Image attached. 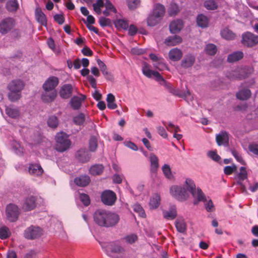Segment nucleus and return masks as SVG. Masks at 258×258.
Masks as SVG:
<instances>
[{"label":"nucleus","instance_id":"obj_28","mask_svg":"<svg viewBox=\"0 0 258 258\" xmlns=\"http://www.w3.org/2000/svg\"><path fill=\"white\" fill-rule=\"evenodd\" d=\"M182 56V51L177 48H172L169 52V57L173 61L179 60Z\"/></svg>","mask_w":258,"mask_h":258},{"label":"nucleus","instance_id":"obj_27","mask_svg":"<svg viewBox=\"0 0 258 258\" xmlns=\"http://www.w3.org/2000/svg\"><path fill=\"white\" fill-rule=\"evenodd\" d=\"M28 171L30 174L34 175L39 176L41 175L43 170L40 164H31L29 165Z\"/></svg>","mask_w":258,"mask_h":258},{"label":"nucleus","instance_id":"obj_14","mask_svg":"<svg viewBox=\"0 0 258 258\" xmlns=\"http://www.w3.org/2000/svg\"><path fill=\"white\" fill-rule=\"evenodd\" d=\"M216 141L219 146L223 145L227 146L229 144V136L226 131H221L216 136Z\"/></svg>","mask_w":258,"mask_h":258},{"label":"nucleus","instance_id":"obj_42","mask_svg":"<svg viewBox=\"0 0 258 258\" xmlns=\"http://www.w3.org/2000/svg\"><path fill=\"white\" fill-rule=\"evenodd\" d=\"M47 124L51 128H56L58 124L57 117L55 115L50 116L47 119Z\"/></svg>","mask_w":258,"mask_h":258},{"label":"nucleus","instance_id":"obj_13","mask_svg":"<svg viewBox=\"0 0 258 258\" xmlns=\"http://www.w3.org/2000/svg\"><path fill=\"white\" fill-rule=\"evenodd\" d=\"M73 90L72 85L64 84L61 86L59 90V95L63 99H68L72 96Z\"/></svg>","mask_w":258,"mask_h":258},{"label":"nucleus","instance_id":"obj_4","mask_svg":"<svg viewBox=\"0 0 258 258\" xmlns=\"http://www.w3.org/2000/svg\"><path fill=\"white\" fill-rule=\"evenodd\" d=\"M170 192L172 197L181 202L185 201L188 197L186 189L181 186H172L170 189Z\"/></svg>","mask_w":258,"mask_h":258},{"label":"nucleus","instance_id":"obj_52","mask_svg":"<svg viewBox=\"0 0 258 258\" xmlns=\"http://www.w3.org/2000/svg\"><path fill=\"white\" fill-rule=\"evenodd\" d=\"M237 170V167L233 164L232 166H226L224 168V172L226 175H229L232 174Z\"/></svg>","mask_w":258,"mask_h":258},{"label":"nucleus","instance_id":"obj_55","mask_svg":"<svg viewBox=\"0 0 258 258\" xmlns=\"http://www.w3.org/2000/svg\"><path fill=\"white\" fill-rule=\"evenodd\" d=\"M142 72L143 74L146 77L148 78H151L152 77L153 71H151L149 69V65L146 63L144 64V66L142 68Z\"/></svg>","mask_w":258,"mask_h":258},{"label":"nucleus","instance_id":"obj_1","mask_svg":"<svg viewBox=\"0 0 258 258\" xmlns=\"http://www.w3.org/2000/svg\"><path fill=\"white\" fill-rule=\"evenodd\" d=\"M93 218L97 225L106 228L115 226L120 220L117 214L104 210H98L95 211Z\"/></svg>","mask_w":258,"mask_h":258},{"label":"nucleus","instance_id":"obj_47","mask_svg":"<svg viewBox=\"0 0 258 258\" xmlns=\"http://www.w3.org/2000/svg\"><path fill=\"white\" fill-rule=\"evenodd\" d=\"M165 86L168 89V92L172 94L179 97L183 96L180 91L172 87L170 84L166 83Z\"/></svg>","mask_w":258,"mask_h":258},{"label":"nucleus","instance_id":"obj_31","mask_svg":"<svg viewBox=\"0 0 258 258\" xmlns=\"http://www.w3.org/2000/svg\"><path fill=\"white\" fill-rule=\"evenodd\" d=\"M251 96V92L248 89H244L240 90L236 93V97L241 100L248 99Z\"/></svg>","mask_w":258,"mask_h":258},{"label":"nucleus","instance_id":"obj_12","mask_svg":"<svg viewBox=\"0 0 258 258\" xmlns=\"http://www.w3.org/2000/svg\"><path fill=\"white\" fill-rule=\"evenodd\" d=\"M86 96L81 94V97L77 96H73L70 101V104L71 107L74 110L79 109L82 105V102L86 99Z\"/></svg>","mask_w":258,"mask_h":258},{"label":"nucleus","instance_id":"obj_35","mask_svg":"<svg viewBox=\"0 0 258 258\" xmlns=\"http://www.w3.org/2000/svg\"><path fill=\"white\" fill-rule=\"evenodd\" d=\"M104 170V167L101 164H96L92 166L89 170L90 173L93 175L101 174Z\"/></svg>","mask_w":258,"mask_h":258},{"label":"nucleus","instance_id":"obj_30","mask_svg":"<svg viewBox=\"0 0 258 258\" xmlns=\"http://www.w3.org/2000/svg\"><path fill=\"white\" fill-rule=\"evenodd\" d=\"M222 37L227 40H232L235 39L236 34L228 28H224L221 31Z\"/></svg>","mask_w":258,"mask_h":258},{"label":"nucleus","instance_id":"obj_34","mask_svg":"<svg viewBox=\"0 0 258 258\" xmlns=\"http://www.w3.org/2000/svg\"><path fill=\"white\" fill-rule=\"evenodd\" d=\"M197 25L201 28H206L208 25V19L203 14L199 15L197 17Z\"/></svg>","mask_w":258,"mask_h":258},{"label":"nucleus","instance_id":"obj_51","mask_svg":"<svg viewBox=\"0 0 258 258\" xmlns=\"http://www.w3.org/2000/svg\"><path fill=\"white\" fill-rule=\"evenodd\" d=\"M85 120V115L82 113L79 114L78 115L75 116L73 118V121L74 123L76 124L79 125L82 124L84 122Z\"/></svg>","mask_w":258,"mask_h":258},{"label":"nucleus","instance_id":"obj_40","mask_svg":"<svg viewBox=\"0 0 258 258\" xmlns=\"http://www.w3.org/2000/svg\"><path fill=\"white\" fill-rule=\"evenodd\" d=\"M98 147V140L95 136H91L89 141V149L92 152H95Z\"/></svg>","mask_w":258,"mask_h":258},{"label":"nucleus","instance_id":"obj_54","mask_svg":"<svg viewBox=\"0 0 258 258\" xmlns=\"http://www.w3.org/2000/svg\"><path fill=\"white\" fill-rule=\"evenodd\" d=\"M179 12V8L176 4H172L170 5L168 10V14L170 16H175Z\"/></svg>","mask_w":258,"mask_h":258},{"label":"nucleus","instance_id":"obj_20","mask_svg":"<svg viewBox=\"0 0 258 258\" xmlns=\"http://www.w3.org/2000/svg\"><path fill=\"white\" fill-rule=\"evenodd\" d=\"M56 97L55 90L45 91L42 94L41 99L44 102L48 103L52 102Z\"/></svg>","mask_w":258,"mask_h":258},{"label":"nucleus","instance_id":"obj_10","mask_svg":"<svg viewBox=\"0 0 258 258\" xmlns=\"http://www.w3.org/2000/svg\"><path fill=\"white\" fill-rule=\"evenodd\" d=\"M105 248L106 253L111 257H114V253H120L124 251V249L121 246L114 243L107 244Z\"/></svg>","mask_w":258,"mask_h":258},{"label":"nucleus","instance_id":"obj_58","mask_svg":"<svg viewBox=\"0 0 258 258\" xmlns=\"http://www.w3.org/2000/svg\"><path fill=\"white\" fill-rule=\"evenodd\" d=\"M99 23L103 27L110 26L111 24L110 20L105 17H100L99 20Z\"/></svg>","mask_w":258,"mask_h":258},{"label":"nucleus","instance_id":"obj_50","mask_svg":"<svg viewBox=\"0 0 258 258\" xmlns=\"http://www.w3.org/2000/svg\"><path fill=\"white\" fill-rule=\"evenodd\" d=\"M163 124L166 126L167 130L171 132H174V133H177L180 132V130L178 126H175L171 122L167 123L165 121H163Z\"/></svg>","mask_w":258,"mask_h":258},{"label":"nucleus","instance_id":"obj_15","mask_svg":"<svg viewBox=\"0 0 258 258\" xmlns=\"http://www.w3.org/2000/svg\"><path fill=\"white\" fill-rule=\"evenodd\" d=\"M36 198L34 196L27 197L23 204V209L26 211L33 210L36 206Z\"/></svg>","mask_w":258,"mask_h":258},{"label":"nucleus","instance_id":"obj_53","mask_svg":"<svg viewBox=\"0 0 258 258\" xmlns=\"http://www.w3.org/2000/svg\"><path fill=\"white\" fill-rule=\"evenodd\" d=\"M207 156L216 162H219L221 160L220 156L217 154L216 151H210L207 153Z\"/></svg>","mask_w":258,"mask_h":258},{"label":"nucleus","instance_id":"obj_44","mask_svg":"<svg viewBox=\"0 0 258 258\" xmlns=\"http://www.w3.org/2000/svg\"><path fill=\"white\" fill-rule=\"evenodd\" d=\"M8 98L12 102H15L19 99L21 97V92L15 91H9Z\"/></svg>","mask_w":258,"mask_h":258},{"label":"nucleus","instance_id":"obj_64","mask_svg":"<svg viewBox=\"0 0 258 258\" xmlns=\"http://www.w3.org/2000/svg\"><path fill=\"white\" fill-rule=\"evenodd\" d=\"M248 149L253 154L258 156V144H251L248 146Z\"/></svg>","mask_w":258,"mask_h":258},{"label":"nucleus","instance_id":"obj_56","mask_svg":"<svg viewBox=\"0 0 258 258\" xmlns=\"http://www.w3.org/2000/svg\"><path fill=\"white\" fill-rule=\"evenodd\" d=\"M232 155L235 157L236 160L240 163L242 165H245V161L243 160L242 156L237 152L236 150H232L231 151Z\"/></svg>","mask_w":258,"mask_h":258},{"label":"nucleus","instance_id":"obj_29","mask_svg":"<svg viewBox=\"0 0 258 258\" xmlns=\"http://www.w3.org/2000/svg\"><path fill=\"white\" fill-rule=\"evenodd\" d=\"M195 61V58L191 54L187 55L181 61V65L184 68H188L191 67Z\"/></svg>","mask_w":258,"mask_h":258},{"label":"nucleus","instance_id":"obj_59","mask_svg":"<svg viewBox=\"0 0 258 258\" xmlns=\"http://www.w3.org/2000/svg\"><path fill=\"white\" fill-rule=\"evenodd\" d=\"M80 199L85 206H88L90 203L89 197L87 194H81L80 195Z\"/></svg>","mask_w":258,"mask_h":258},{"label":"nucleus","instance_id":"obj_17","mask_svg":"<svg viewBox=\"0 0 258 258\" xmlns=\"http://www.w3.org/2000/svg\"><path fill=\"white\" fill-rule=\"evenodd\" d=\"M76 157L79 161L85 163L90 160L91 155L85 149H80L77 151Z\"/></svg>","mask_w":258,"mask_h":258},{"label":"nucleus","instance_id":"obj_5","mask_svg":"<svg viewBox=\"0 0 258 258\" xmlns=\"http://www.w3.org/2000/svg\"><path fill=\"white\" fill-rule=\"evenodd\" d=\"M16 22L14 18L7 17L0 21V33L5 35L10 32L15 26Z\"/></svg>","mask_w":258,"mask_h":258},{"label":"nucleus","instance_id":"obj_18","mask_svg":"<svg viewBox=\"0 0 258 258\" xmlns=\"http://www.w3.org/2000/svg\"><path fill=\"white\" fill-rule=\"evenodd\" d=\"M183 27V22L180 20H176L171 22L169 25L170 31L175 34L179 32Z\"/></svg>","mask_w":258,"mask_h":258},{"label":"nucleus","instance_id":"obj_22","mask_svg":"<svg viewBox=\"0 0 258 258\" xmlns=\"http://www.w3.org/2000/svg\"><path fill=\"white\" fill-rule=\"evenodd\" d=\"M182 42L181 37L177 35H174L168 37L164 41V43L169 46L176 45Z\"/></svg>","mask_w":258,"mask_h":258},{"label":"nucleus","instance_id":"obj_33","mask_svg":"<svg viewBox=\"0 0 258 258\" xmlns=\"http://www.w3.org/2000/svg\"><path fill=\"white\" fill-rule=\"evenodd\" d=\"M19 4L17 0H9L7 2L6 9L10 12H15L19 9Z\"/></svg>","mask_w":258,"mask_h":258},{"label":"nucleus","instance_id":"obj_24","mask_svg":"<svg viewBox=\"0 0 258 258\" xmlns=\"http://www.w3.org/2000/svg\"><path fill=\"white\" fill-rule=\"evenodd\" d=\"M90 182V177L88 175H82L75 178L74 182L79 186H86Z\"/></svg>","mask_w":258,"mask_h":258},{"label":"nucleus","instance_id":"obj_60","mask_svg":"<svg viewBox=\"0 0 258 258\" xmlns=\"http://www.w3.org/2000/svg\"><path fill=\"white\" fill-rule=\"evenodd\" d=\"M140 0H127V5L130 9H136L140 4Z\"/></svg>","mask_w":258,"mask_h":258},{"label":"nucleus","instance_id":"obj_6","mask_svg":"<svg viewBox=\"0 0 258 258\" xmlns=\"http://www.w3.org/2000/svg\"><path fill=\"white\" fill-rule=\"evenodd\" d=\"M43 234L42 229L39 227L31 226L24 231V236L27 239L33 240L41 237Z\"/></svg>","mask_w":258,"mask_h":258},{"label":"nucleus","instance_id":"obj_7","mask_svg":"<svg viewBox=\"0 0 258 258\" xmlns=\"http://www.w3.org/2000/svg\"><path fill=\"white\" fill-rule=\"evenodd\" d=\"M6 214L7 219L10 222H15L18 219L20 214V209L17 205L10 204L6 207Z\"/></svg>","mask_w":258,"mask_h":258},{"label":"nucleus","instance_id":"obj_62","mask_svg":"<svg viewBox=\"0 0 258 258\" xmlns=\"http://www.w3.org/2000/svg\"><path fill=\"white\" fill-rule=\"evenodd\" d=\"M105 7L107 10H108L114 13H117V10L115 9V8L114 7V6L112 4V3L110 2L109 0H106L105 3Z\"/></svg>","mask_w":258,"mask_h":258},{"label":"nucleus","instance_id":"obj_63","mask_svg":"<svg viewBox=\"0 0 258 258\" xmlns=\"http://www.w3.org/2000/svg\"><path fill=\"white\" fill-rule=\"evenodd\" d=\"M54 21L59 25H62L64 22V17L62 14H56L53 17Z\"/></svg>","mask_w":258,"mask_h":258},{"label":"nucleus","instance_id":"obj_8","mask_svg":"<svg viewBox=\"0 0 258 258\" xmlns=\"http://www.w3.org/2000/svg\"><path fill=\"white\" fill-rule=\"evenodd\" d=\"M241 43L247 47H252L258 44V36L246 32L242 35Z\"/></svg>","mask_w":258,"mask_h":258},{"label":"nucleus","instance_id":"obj_45","mask_svg":"<svg viewBox=\"0 0 258 258\" xmlns=\"http://www.w3.org/2000/svg\"><path fill=\"white\" fill-rule=\"evenodd\" d=\"M162 170L164 176L169 179H171L173 177V174L171 172V168L168 164H164L162 167Z\"/></svg>","mask_w":258,"mask_h":258},{"label":"nucleus","instance_id":"obj_48","mask_svg":"<svg viewBox=\"0 0 258 258\" xmlns=\"http://www.w3.org/2000/svg\"><path fill=\"white\" fill-rule=\"evenodd\" d=\"M204 7L208 10H215L217 9L218 5L214 0H208L204 3Z\"/></svg>","mask_w":258,"mask_h":258},{"label":"nucleus","instance_id":"obj_16","mask_svg":"<svg viewBox=\"0 0 258 258\" xmlns=\"http://www.w3.org/2000/svg\"><path fill=\"white\" fill-rule=\"evenodd\" d=\"M24 86V84L22 81L16 80L12 81L9 84L8 89L9 91H15L21 92Z\"/></svg>","mask_w":258,"mask_h":258},{"label":"nucleus","instance_id":"obj_3","mask_svg":"<svg viewBox=\"0 0 258 258\" xmlns=\"http://www.w3.org/2000/svg\"><path fill=\"white\" fill-rule=\"evenodd\" d=\"M55 149L60 152H63L68 150L71 146V141L68 139L67 135L63 133H58L55 137Z\"/></svg>","mask_w":258,"mask_h":258},{"label":"nucleus","instance_id":"obj_39","mask_svg":"<svg viewBox=\"0 0 258 258\" xmlns=\"http://www.w3.org/2000/svg\"><path fill=\"white\" fill-rule=\"evenodd\" d=\"M114 24L117 29L126 30L128 27L127 21L123 19H117L114 21Z\"/></svg>","mask_w":258,"mask_h":258},{"label":"nucleus","instance_id":"obj_19","mask_svg":"<svg viewBox=\"0 0 258 258\" xmlns=\"http://www.w3.org/2000/svg\"><path fill=\"white\" fill-rule=\"evenodd\" d=\"M165 13V9L164 6L161 4H157L154 6L152 14L161 20Z\"/></svg>","mask_w":258,"mask_h":258},{"label":"nucleus","instance_id":"obj_38","mask_svg":"<svg viewBox=\"0 0 258 258\" xmlns=\"http://www.w3.org/2000/svg\"><path fill=\"white\" fill-rule=\"evenodd\" d=\"M160 197L158 194L154 195L151 198L150 201V206L152 209H156L160 205Z\"/></svg>","mask_w":258,"mask_h":258},{"label":"nucleus","instance_id":"obj_41","mask_svg":"<svg viewBox=\"0 0 258 258\" xmlns=\"http://www.w3.org/2000/svg\"><path fill=\"white\" fill-rule=\"evenodd\" d=\"M205 50L207 54L210 55H214L217 52V48L215 44L209 43L206 46Z\"/></svg>","mask_w":258,"mask_h":258},{"label":"nucleus","instance_id":"obj_61","mask_svg":"<svg viewBox=\"0 0 258 258\" xmlns=\"http://www.w3.org/2000/svg\"><path fill=\"white\" fill-rule=\"evenodd\" d=\"M97 62L102 74H107V67L105 64L100 59L97 60Z\"/></svg>","mask_w":258,"mask_h":258},{"label":"nucleus","instance_id":"obj_37","mask_svg":"<svg viewBox=\"0 0 258 258\" xmlns=\"http://www.w3.org/2000/svg\"><path fill=\"white\" fill-rule=\"evenodd\" d=\"M161 20L153 14L149 15L147 19V22L148 26L153 27L157 25Z\"/></svg>","mask_w":258,"mask_h":258},{"label":"nucleus","instance_id":"obj_23","mask_svg":"<svg viewBox=\"0 0 258 258\" xmlns=\"http://www.w3.org/2000/svg\"><path fill=\"white\" fill-rule=\"evenodd\" d=\"M163 217L167 220H173L177 216L175 206H172L168 210L163 211Z\"/></svg>","mask_w":258,"mask_h":258},{"label":"nucleus","instance_id":"obj_46","mask_svg":"<svg viewBox=\"0 0 258 258\" xmlns=\"http://www.w3.org/2000/svg\"><path fill=\"white\" fill-rule=\"evenodd\" d=\"M11 235V233L9 228L4 226L0 228V238L1 239H5L9 237Z\"/></svg>","mask_w":258,"mask_h":258},{"label":"nucleus","instance_id":"obj_32","mask_svg":"<svg viewBox=\"0 0 258 258\" xmlns=\"http://www.w3.org/2000/svg\"><path fill=\"white\" fill-rule=\"evenodd\" d=\"M150 160L151 162V171L152 173H155L159 167L158 159L154 154H151L150 156Z\"/></svg>","mask_w":258,"mask_h":258},{"label":"nucleus","instance_id":"obj_2","mask_svg":"<svg viewBox=\"0 0 258 258\" xmlns=\"http://www.w3.org/2000/svg\"><path fill=\"white\" fill-rule=\"evenodd\" d=\"M188 190L191 193L194 198V204L197 205L199 202H205L206 198L201 188L196 189V185L194 181L187 179L185 181Z\"/></svg>","mask_w":258,"mask_h":258},{"label":"nucleus","instance_id":"obj_43","mask_svg":"<svg viewBox=\"0 0 258 258\" xmlns=\"http://www.w3.org/2000/svg\"><path fill=\"white\" fill-rule=\"evenodd\" d=\"M177 230L180 233H184L186 230V224L183 220H177L175 222Z\"/></svg>","mask_w":258,"mask_h":258},{"label":"nucleus","instance_id":"obj_49","mask_svg":"<svg viewBox=\"0 0 258 258\" xmlns=\"http://www.w3.org/2000/svg\"><path fill=\"white\" fill-rule=\"evenodd\" d=\"M133 208L134 211L135 212L137 213L140 217H141L142 218L146 217V215L145 212V211L140 205L135 204L133 206Z\"/></svg>","mask_w":258,"mask_h":258},{"label":"nucleus","instance_id":"obj_57","mask_svg":"<svg viewBox=\"0 0 258 258\" xmlns=\"http://www.w3.org/2000/svg\"><path fill=\"white\" fill-rule=\"evenodd\" d=\"M124 239L127 243L133 244L137 240L138 236L136 234H132L126 236Z\"/></svg>","mask_w":258,"mask_h":258},{"label":"nucleus","instance_id":"obj_11","mask_svg":"<svg viewBox=\"0 0 258 258\" xmlns=\"http://www.w3.org/2000/svg\"><path fill=\"white\" fill-rule=\"evenodd\" d=\"M59 80L58 78L54 76L49 77L43 85L45 91H53L58 85Z\"/></svg>","mask_w":258,"mask_h":258},{"label":"nucleus","instance_id":"obj_25","mask_svg":"<svg viewBox=\"0 0 258 258\" xmlns=\"http://www.w3.org/2000/svg\"><path fill=\"white\" fill-rule=\"evenodd\" d=\"M244 54L241 51H236L229 54L227 57V61L230 63H233L241 59L243 57Z\"/></svg>","mask_w":258,"mask_h":258},{"label":"nucleus","instance_id":"obj_26","mask_svg":"<svg viewBox=\"0 0 258 258\" xmlns=\"http://www.w3.org/2000/svg\"><path fill=\"white\" fill-rule=\"evenodd\" d=\"M247 177V173L246 168L244 167H241L240 168V172L237 175V178L238 180L237 181V184L241 186V188L245 189V186L242 184V181L246 179Z\"/></svg>","mask_w":258,"mask_h":258},{"label":"nucleus","instance_id":"obj_21","mask_svg":"<svg viewBox=\"0 0 258 258\" xmlns=\"http://www.w3.org/2000/svg\"><path fill=\"white\" fill-rule=\"evenodd\" d=\"M35 18L37 21L42 25L46 26L47 19L45 15L42 12L41 9L37 8L35 12Z\"/></svg>","mask_w":258,"mask_h":258},{"label":"nucleus","instance_id":"obj_36","mask_svg":"<svg viewBox=\"0 0 258 258\" xmlns=\"http://www.w3.org/2000/svg\"><path fill=\"white\" fill-rule=\"evenodd\" d=\"M5 111L6 114L11 118H17L20 115L19 110L11 106L7 107Z\"/></svg>","mask_w":258,"mask_h":258},{"label":"nucleus","instance_id":"obj_9","mask_svg":"<svg viewBox=\"0 0 258 258\" xmlns=\"http://www.w3.org/2000/svg\"><path fill=\"white\" fill-rule=\"evenodd\" d=\"M102 202L106 205H113L116 200L115 194L110 190L104 191L101 196Z\"/></svg>","mask_w":258,"mask_h":258}]
</instances>
